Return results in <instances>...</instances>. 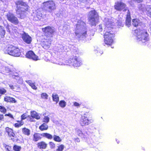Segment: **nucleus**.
Listing matches in <instances>:
<instances>
[{
    "label": "nucleus",
    "instance_id": "49530a36",
    "mask_svg": "<svg viewBox=\"0 0 151 151\" xmlns=\"http://www.w3.org/2000/svg\"><path fill=\"white\" fill-rule=\"evenodd\" d=\"M9 128L8 127H6V131L8 133V135H9Z\"/></svg>",
    "mask_w": 151,
    "mask_h": 151
},
{
    "label": "nucleus",
    "instance_id": "680f3d73",
    "mask_svg": "<svg viewBox=\"0 0 151 151\" xmlns=\"http://www.w3.org/2000/svg\"><path fill=\"white\" fill-rule=\"evenodd\" d=\"M150 0L151 1V0Z\"/></svg>",
    "mask_w": 151,
    "mask_h": 151
},
{
    "label": "nucleus",
    "instance_id": "ea45409f",
    "mask_svg": "<svg viewBox=\"0 0 151 151\" xmlns=\"http://www.w3.org/2000/svg\"><path fill=\"white\" fill-rule=\"evenodd\" d=\"M0 111L1 112L4 113L6 112V110L4 107L0 106Z\"/></svg>",
    "mask_w": 151,
    "mask_h": 151
},
{
    "label": "nucleus",
    "instance_id": "dca6fc26",
    "mask_svg": "<svg viewBox=\"0 0 151 151\" xmlns=\"http://www.w3.org/2000/svg\"><path fill=\"white\" fill-rule=\"evenodd\" d=\"M41 136H42V134L38 133H35L33 135V140L35 142L40 140L42 139Z\"/></svg>",
    "mask_w": 151,
    "mask_h": 151
},
{
    "label": "nucleus",
    "instance_id": "4be33fe9",
    "mask_svg": "<svg viewBox=\"0 0 151 151\" xmlns=\"http://www.w3.org/2000/svg\"><path fill=\"white\" fill-rule=\"evenodd\" d=\"M48 128V126L45 123H43L39 127V129L41 131L46 130Z\"/></svg>",
    "mask_w": 151,
    "mask_h": 151
},
{
    "label": "nucleus",
    "instance_id": "cd10ccee",
    "mask_svg": "<svg viewBox=\"0 0 151 151\" xmlns=\"http://www.w3.org/2000/svg\"><path fill=\"white\" fill-rule=\"evenodd\" d=\"M53 140L58 142H60L62 141V139L59 136L55 135L53 136Z\"/></svg>",
    "mask_w": 151,
    "mask_h": 151
},
{
    "label": "nucleus",
    "instance_id": "39448f33",
    "mask_svg": "<svg viewBox=\"0 0 151 151\" xmlns=\"http://www.w3.org/2000/svg\"><path fill=\"white\" fill-rule=\"evenodd\" d=\"M99 18L98 14L95 9L91 10L88 12V20L91 26L96 25L99 21Z\"/></svg>",
    "mask_w": 151,
    "mask_h": 151
},
{
    "label": "nucleus",
    "instance_id": "72a5a7b5",
    "mask_svg": "<svg viewBox=\"0 0 151 151\" xmlns=\"http://www.w3.org/2000/svg\"><path fill=\"white\" fill-rule=\"evenodd\" d=\"M76 132L77 133V134L78 136L82 137L83 136V133L82 131L80 129H77Z\"/></svg>",
    "mask_w": 151,
    "mask_h": 151
},
{
    "label": "nucleus",
    "instance_id": "473e14b6",
    "mask_svg": "<svg viewBox=\"0 0 151 151\" xmlns=\"http://www.w3.org/2000/svg\"><path fill=\"white\" fill-rule=\"evenodd\" d=\"M87 37V31H86L83 33L81 34V35H80L78 37L79 38H86Z\"/></svg>",
    "mask_w": 151,
    "mask_h": 151
},
{
    "label": "nucleus",
    "instance_id": "6ab92c4d",
    "mask_svg": "<svg viewBox=\"0 0 151 151\" xmlns=\"http://www.w3.org/2000/svg\"><path fill=\"white\" fill-rule=\"evenodd\" d=\"M22 132L23 134L27 136H29L31 134L30 129L26 127H24L22 128Z\"/></svg>",
    "mask_w": 151,
    "mask_h": 151
},
{
    "label": "nucleus",
    "instance_id": "9b49d317",
    "mask_svg": "<svg viewBox=\"0 0 151 151\" xmlns=\"http://www.w3.org/2000/svg\"><path fill=\"white\" fill-rule=\"evenodd\" d=\"M25 55L26 57L34 60L36 61L38 60V57L32 50L28 51L26 53Z\"/></svg>",
    "mask_w": 151,
    "mask_h": 151
},
{
    "label": "nucleus",
    "instance_id": "c9c22d12",
    "mask_svg": "<svg viewBox=\"0 0 151 151\" xmlns=\"http://www.w3.org/2000/svg\"><path fill=\"white\" fill-rule=\"evenodd\" d=\"M28 119L27 120L30 122H35V120L34 118L31 115H28L27 116Z\"/></svg>",
    "mask_w": 151,
    "mask_h": 151
},
{
    "label": "nucleus",
    "instance_id": "8fccbe9b",
    "mask_svg": "<svg viewBox=\"0 0 151 151\" xmlns=\"http://www.w3.org/2000/svg\"><path fill=\"white\" fill-rule=\"evenodd\" d=\"M149 40L148 41H147V42H145V43H142V42L141 41H141V42H142V44H143V45H144V44H147V43H148V41H149Z\"/></svg>",
    "mask_w": 151,
    "mask_h": 151
},
{
    "label": "nucleus",
    "instance_id": "4468645a",
    "mask_svg": "<svg viewBox=\"0 0 151 151\" xmlns=\"http://www.w3.org/2000/svg\"><path fill=\"white\" fill-rule=\"evenodd\" d=\"M37 147L41 150L46 149L47 147V144L45 142L42 141L38 142L37 144Z\"/></svg>",
    "mask_w": 151,
    "mask_h": 151
},
{
    "label": "nucleus",
    "instance_id": "b1692460",
    "mask_svg": "<svg viewBox=\"0 0 151 151\" xmlns=\"http://www.w3.org/2000/svg\"><path fill=\"white\" fill-rule=\"evenodd\" d=\"M42 134L43 137H45L48 139H51L53 137L51 134L47 133H42Z\"/></svg>",
    "mask_w": 151,
    "mask_h": 151
},
{
    "label": "nucleus",
    "instance_id": "79ce46f5",
    "mask_svg": "<svg viewBox=\"0 0 151 151\" xmlns=\"http://www.w3.org/2000/svg\"><path fill=\"white\" fill-rule=\"evenodd\" d=\"M131 1H135L136 2H137V3H140L142 2L144 0H131Z\"/></svg>",
    "mask_w": 151,
    "mask_h": 151
},
{
    "label": "nucleus",
    "instance_id": "3c124183",
    "mask_svg": "<svg viewBox=\"0 0 151 151\" xmlns=\"http://www.w3.org/2000/svg\"><path fill=\"white\" fill-rule=\"evenodd\" d=\"M75 34L76 36H77L79 34V33L78 32H75Z\"/></svg>",
    "mask_w": 151,
    "mask_h": 151
},
{
    "label": "nucleus",
    "instance_id": "f8f14e48",
    "mask_svg": "<svg viewBox=\"0 0 151 151\" xmlns=\"http://www.w3.org/2000/svg\"><path fill=\"white\" fill-rule=\"evenodd\" d=\"M27 116H27L26 114H22L21 116V120L20 121L19 120L17 121V122L18 123H15L14 124V127L16 128H19L23 125L24 123L22 121V120L28 118Z\"/></svg>",
    "mask_w": 151,
    "mask_h": 151
},
{
    "label": "nucleus",
    "instance_id": "13d9d810",
    "mask_svg": "<svg viewBox=\"0 0 151 151\" xmlns=\"http://www.w3.org/2000/svg\"><path fill=\"white\" fill-rule=\"evenodd\" d=\"M10 87L11 88H12V86H10Z\"/></svg>",
    "mask_w": 151,
    "mask_h": 151
},
{
    "label": "nucleus",
    "instance_id": "4d7b16f0",
    "mask_svg": "<svg viewBox=\"0 0 151 151\" xmlns=\"http://www.w3.org/2000/svg\"><path fill=\"white\" fill-rule=\"evenodd\" d=\"M5 53H7L8 54H9V51L7 52H5Z\"/></svg>",
    "mask_w": 151,
    "mask_h": 151
},
{
    "label": "nucleus",
    "instance_id": "a211bd4d",
    "mask_svg": "<svg viewBox=\"0 0 151 151\" xmlns=\"http://www.w3.org/2000/svg\"><path fill=\"white\" fill-rule=\"evenodd\" d=\"M10 22L15 25L18 24L19 22L17 18L12 14L10 15Z\"/></svg>",
    "mask_w": 151,
    "mask_h": 151
},
{
    "label": "nucleus",
    "instance_id": "052dcab7",
    "mask_svg": "<svg viewBox=\"0 0 151 151\" xmlns=\"http://www.w3.org/2000/svg\"><path fill=\"white\" fill-rule=\"evenodd\" d=\"M34 151H37V150H35Z\"/></svg>",
    "mask_w": 151,
    "mask_h": 151
},
{
    "label": "nucleus",
    "instance_id": "864d4df0",
    "mask_svg": "<svg viewBox=\"0 0 151 151\" xmlns=\"http://www.w3.org/2000/svg\"><path fill=\"white\" fill-rule=\"evenodd\" d=\"M116 141L118 143H119V141L118 139H116Z\"/></svg>",
    "mask_w": 151,
    "mask_h": 151
},
{
    "label": "nucleus",
    "instance_id": "5fc2aeb1",
    "mask_svg": "<svg viewBox=\"0 0 151 151\" xmlns=\"http://www.w3.org/2000/svg\"><path fill=\"white\" fill-rule=\"evenodd\" d=\"M7 17L9 21V17L8 15H7Z\"/></svg>",
    "mask_w": 151,
    "mask_h": 151
},
{
    "label": "nucleus",
    "instance_id": "1a4fd4ad",
    "mask_svg": "<svg viewBox=\"0 0 151 151\" xmlns=\"http://www.w3.org/2000/svg\"><path fill=\"white\" fill-rule=\"evenodd\" d=\"M21 55L19 48L17 47L10 45V55L15 57H19Z\"/></svg>",
    "mask_w": 151,
    "mask_h": 151
},
{
    "label": "nucleus",
    "instance_id": "f704fd0d",
    "mask_svg": "<svg viewBox=\"0 0 151 151\" xmlns=\"http://www.w3.org/2000/svg\"><path fill=\"white\" fill-rule=\"evenodd\" d=\"M48 96L47 94L45 93H42L41 94V97L42 99H47Z\"/></svg>",
    "mask_w": 151,
    "mask_h": 151
},
{
    "label": "nucleus",
    "instance_id": "f03ea898",
    "mask_svg": "<svg viewBox=\"0 0 151 151\" xmlns=\"http://www.w3.org/2000/svg\"><path fill=\"white\" fill-rule=\"evenodd\" d=\"M42 30L44 34L43 35L45 37L44 40L42 42V47L45 49H49L51 45L52 40L51 38L52 37L53 35L55 32V30L53 27L47 26L42 28Z\"/></svg>",
    "mask_w": 151,
    "mask_h": 151
},
{
    "label": "nucleus",
    "instance_id": "6e6552de",
    "mask_svg": "<svg viewBox=\"0 0 151 151\" xmlns=\"http://www.w3.org/2000/svg\"><path fill=\"white\" fill-rule=\"evenodd\" d=\"M114 7L115 10L119 11H123L125 12L127 10L126 4L122 1H117L115 2Z\"/></svg>",
    "mask_w": 151,
    "mask_h": 151
},
{
    "label": "nucleus",
    "instance_id": "9d476101",
    "mask_svg": "<svg viewBox=\"0 0 151 151\" xmlns=\"http://www.w3.org/2000/svg\"><path fill=\"white\" fill-rule=\"evenodd\" d=\"M92 121H93L91 120H89L86 116V115L84 114L81 116L80 123L81 126H84L88 125Z\"/></svg>",
    "mask_w": 151,
    "mask_h": 151
},
{
    "label": "nucleus",
    "instance_id": "de8ad7c7",
    "mask_svg": "<svg viewBox=\"0 0 151 151\" xmlns=\"http://www.w3.org/2000/svg\"><path fill=\"white\" fill-rule=\"evenodd\" d=\"M4 116L3 115L0 114V121L3 118Z\"/></svg>",
    "mask_w": 151,
    "mask_h": 151
},
{
    "label": "nucleus",
    "instance_id": "bf43d9fd",
    "mask_svg": "<svg viewBox=\"0 0 151 151\" xmlns=\"http://www.w3.org/2000/svg\"><path fill=\"white\" fill-rule=\"evenodd\" d=\"M11 137V138H13V137Z\"/></svg>",
    "mask_w": 151,
    "mask_h": 151
},
{
    "label": "nucleus",
    "instance_id": "aec40b11",
    "mask_svg": "<svg viewBox=\"0 0 151 151\" xmlns=\"http://www.w3.org/2000/svg\"><path fill=\"white\" fill-rule=\"evenodd\" d=\"M30 115L34 119L37 120L40 119V117L39 114L35 111H31L30 112Z\"/></svg>",
    "mask_w": 151,
    "mask_h": 151
},
{
    "label": "nucleus",
    "instance_id": "a19ab883",
    "mask_svg": "<svg viewBox=\"0 0 151 151\" xmlns=\"http://www.w3.org/2000/svg\"><path fill=\"white\" fill-rule=\"evenodd\" d=\"M16 102V101L14 98L10 97V102L15 103Z\"/></svg>",
    "mask_w": 151,
    "mask_h": 151
},
{
    "label": "nucleus",
    "instance_id": "5701e85b",
    "mask_svg": "<svg viewBox=\"0 0 151 151\" xmlns=\"http://www.w3.org/2000/svg\"><path fill=\"white\" fill-rule=\"evenodd\" d=\"M146 13L147 15L151 18V6H149L146 8Z\"/></svg>",
    "mask_w": 151,
    "mask_h": 151
},
{
    "label": "nucleus",
    "instance_id": "20e7f679",
    "mask_svg": "<svg viewBox=\"0 0 151 151\" xmlns=\"http://www.w3.org/2000/svg\"><path fill=\"white\" fill-rule=\"evenodd\" d=\"M17 9V12L18 13L21 19L23 18L25 15V13L29 9V6L25 2L21 0H18L15 2Z\"/></svg>",
    "mask_w": 151,
    "mask_h": 151
},
{
    "label": "nucleus",
    "instance_id": "bb28decb",
    "mask_svg": "<svg viewBox=\"0 0 151 151\" xmlns=\"http://www.w3.org/2000/svg\"><path fill=\"white\" fill-rule=\"evenodd\" d=\"M52 98L53 101L55 102L56 103L59 101V97L58 94H52Z\"/></svg>",
    "mask_w": 151,
    "mask_h": 151
},
{
    "label": "nucleus",
    "instance_id": "c756f323",
    "mask_svg": "<svg viewBox=\"0 0 151 151\" xmlns=\"http://www.w3.org/2000/svg\"><path fill=\"white\" fill-rule=\"evenodd\" d=\"M59 105L61 107L64 108L66 106V102L64 100H61L59 102Z\"/></svg>",
    "mask_w": 151,
    "mask_h": 151
},
{
    "label": "nucleus",
    "instance_id": "7ed1b4c3",
    "mask_svg": "<svg viewBox=\"0 0 151 151\" xmlns=\"http://www.w3.org/2000/svg\"><path fill=\"white\" fill-rule=\"evenodd\" d=\"M114 29L113 27H108L104 34V43L108 45H111L114 43L113 39L115 37Z\"/></svg>",
    "mask_w": 151,
    "mask_h": 151
},
{
    "label": "nucleus",
    "instance_id": "2f4dec72",
    "mask_svg": "<svg viewBox=\"0 0 151 151\" xmlns=\"http://www.w3.org/2000/svg\"><path fill=\"white\" fill-rule=\"evenodd\" d=\"M10 137H13V138H10V139L12 140L14 142V141L15 140H17V138L15 134L13 132H12L11 134H10Z\"/></svg>",
    "mask_w": 151,
    "mask_h": 151
},
{
    "label": "nucleus",
    "instance_id": "393cba45",
    "mask_svg": "<svg viewBox=\"0 0 151 151\" xmlns=\"http://www.w3.org/2000/svg\"><path fill=\"white\" fill-rule=\"evenodd\" d=\"M42 14L40 13L37 12L35 16L34 17L35 20L38 21L40 20L42 17Z\"/></svg>",
    "mask_w": 151,
    "mask_h": 151
},
{
    "label": "nucleus",
    "instance_id": "4c0bfd02",
    "mask_svg": "<svg viewBox=\"0 0 151 151\" xmlns=\"http://www.w3.org/2000/svg\"><path fill=\"white\" fill-rule=\"evenodd\" d=\"M6 92V90L3 88H0V94L1 95L4 94Z\"/></svg>",
    "mask_w": 151,
    "mask_h": 151
},
{
    "label": "nucleus",
    "instance_id": "423d86ee",
    "mask_svg": "<svg viewBox=\"0 0 151 151\" xmlns=\"http://www.w3.org/2000/svg\"><path fill=\"white\" fill-rule=\"evenodd\" d=\"M68 65L75 67L80 66L81 65V60L78 57L75 56L70 58L67 61Z\"/></svg>",
    "mask_w": 151,
    "mask_h": 151
},
{
    "label": "nucleus",
    "instance_id": "a878e982",
    "mask_svg": "<svg viewBox=\"0 0 151 151\" xmlns=\"http://www.w3.org/2000/svg\"><path fill=\"white\" fill-rule=\"evenodd\" d=\"M5 34V30H4L3 27L0 26V37L3 38Z\"/></svg>",
    "mask_w": 151,
    "mask_h": 151
},
{
    "label": "nucleus",
    "instance_id": "2eb2a0df",
    "mask_svg": "<svg viewBox=\"0 0 151 151\" xmlns=\"http://www.w3.org/2000/svg\"><path fill=\"white\" fill-rule=\"evenodd\" d=\"M131 18L130 13L129 10H128L125 21V24L128 27H129L131 25Z\"/></svg>",
    "mask_w": 151,
    "mask_h": 151
},
{
    "label": "nucleus",
    "instance_id": "0eeeda50",
    "mask_svg": "<svg viewBox=\"0 0 151 151\" xmlns=\"http://www.w3.org/2000/svg\"><path fill=\"white\" fill-rule=\"evenodd\" d=\"M42 4L44 8H46L50 12H52L56 9V4L53 0H48L44 2Z\"/></svg>",
    "mask_w": 151,
    "mask_h": 151
},
{
    "label": "nucleus",
    "instance_id": "37998d69",
    "mask_svg": "<svg viewBox=\"0 0 151 151\" xmlns=\"http://www.w3.org/2000/svg\"><path fill=\"white\" fill-rule=\"evenodd\" d=\"M4 101L7 102H9V97L6 96L4 97Z\"/></svg>",
    "mask_w": 151,
    "mask_h": 151
},
{
    "label": "nucleus",
    "instance_id": "c85d7f7f",
    "mask_svg": "<svg viewBox=\"0 0 151 151\" xmlns=\"http://www.w3.org/2000/svg\"><path fill=\"white\" fill-rule=\"evenodd\" d=\"M65 147L64 146L63 144L60 145L57 147L56 151H63Z\"/></svg>",
    "mask_w": 151,
    "mask_h": 151
},
{
    "label": "nucleus",
    "instance_id": "09e8293b",
    "mask_svg": "<svg viewBox=\"0 0 151 151\" xmlns=\"http://www.w3.org/2000/svg\"><path fill=\"white\" fill-rule=\"evenodd\" d=\"M6 149L8 150V151H9V146H6Z\"/></svg>",
    "mask_w": 151,
    "mask_h": 151
},
{
    "label": "nucleus",
    "instance_id": "a18cd8bd",
    "mask_svg": "<svg viewBox=\"0 0 151 151\" xmlns=\"http://www.w3.org/2000/svg\"><path fill=\"white\" fill-rule=\"evenodd\" d=\"M73 104L75 106H80V104L76 102L74 103Z\"/></svg>",
    "mask_w": 151,
    "mask_h": 151
},
{
    "label": "nucleus",
    "instance_id": "f3484780",
    "mask_svg": "<svg viewBox=\"0 0 151 151\" xmlns=\"http://www.w3.org/2000/svg\"><path fill=\"white\" fill-rule=\"evenodd\" d=\"M10 74L14 76L17 77L19 76L18 71L14 68L12 65H11L10 67Z\"/></svg>",
    "mask_w": 151,
    "mask_h": 151
},
{
    "label": "nucleus",
    "instance_id": "6e6d98bb",
    "mask_svg": "<svg viewBox=\"0 0 151 151\" xmlns=\"http://www.w3.org/2000/svg\"><path fill=\"white\" fill-rule=\"evenodd\" d=\"M5 116H9V114H5Z\"/></svg>",
    "mask_w": 151,
    "mask_h": 151
},
{
    "label": "nucleus",
    "instance_id": "58836bf2",
    "mask_svg": "<svg viewBox=\"0 0 151 151\" xmlns=\"http://www.w3.org/2000/svg\"><path fill=\"white\" fill-rule=\"evenodd\" d=\"M49 118L47 116H45L43 119V122L45 123H47L49 121Z\"/></svg>",
    "mask_w": 151,
    "mask_h": 151
},
{
    "label": "nucleus",
    "instance_id": "e433bc0d",
    "mask_svg": "<svg viewBox=\"0 0 151 151\" xmlns=\"http://www.w3.org/2000/svg\"><path fill=\"white\" fill-rule=\"evenodd\" d=\"M50 147L51 149H54L55 147V144L52 142H49Z\"/></svg>",
    "mask_w": 151,
    "mask_h": 151
},
{
    "label": "nucleus",
    "instance_id": "603ef678",
    "mask_svg": "<svg viewBox=\"0 0 151 151\" xmlns=\"http://www.w3.org/2000/svg\"><path fill=\"white\" fill-rule=\"evenodd\" d=\"M10 117L13 119H14L13 116L11 114H10Z\"/></svg>",
    "mask_w": 151,
    "mask_h": 151
},
{
    "label": "nucleus",
    "instance_id": "7c9ffc66",
    "mask_svg": "<svg viewBox=\"0 0 151 151\" xmlns=\"http://www.w3.org/2000/svg\"><path fill=\"white\" fill-rule=\"evenodd\" d=\"M13 150L15 151H20L21 149V147L17 145H14L13 147Z\"/></svg>",
    "mask_w": 151,
    "mask_h": 151
},
{
    "label": "nucleus",
    "instance_id": "412c9836",
    "mask_svg": "<svg viewBox=\"0 0 151 151\" xmlns=\"http://www.w3.org/2000/svg\"><path fill=\"white\" fill-rule=\"evenodd\" d=\"M26 82L33 89L35 90H37V88L35 86V83H32V81L30 80L26 81Z\"/></svg>",
    "mask_w": 151,
    "mask_h": 151
},
{
    "label": "nucleus",
    "instance_id": "ddd939ff",
    "mask_svg": "<svg viewBox=\"0 0 151 151\" xmlns=\"http://www.w3.org/2000/svg\"><path fill=\"white\" fill-rule=\"evenodd\" d=\"M22 38L24 42L27 44H30L32 41L31 37L28 34L24 32L22 35Z\"/></svg>",
    "mask_w": 151,
    "mask_h": 151
},
{
    "label": "nucleus",
    "instance_id": "f257e3e1",
    "mask_svg": "<svg viewBox=\"0 0 151 151\" xmlns=\"http://www.w3.org/2000/svg\"><path fill=\"white\" fill-rule=\"evenodd\" d=\"M132 24L134 27H137L140 26V27L137 28L134 30V33L137 40L141 41L143 43L146 42L149 40V34L147 30L144 29L142 26L143 25L142 22L136 19L132 20Z\"/></svg>",
    "mask_w": 151,
    "mask_h": 151
},
{
    "label": "nucleus",
    "instance_id": "c03bdc74",
    "mask_svg": "<svg viewBox=\"0 0 151 151\" xmlns=\"http://www.w3.org/2000/svg\"><path fill=\"white\" fill-rule=\"evenodd\" d=\"M74 140L75 142H79L80 141L78 137L74 138Z\"/></svg>",
    "mask_w": 151,
    "mask_h": 151
}]
</instances>
